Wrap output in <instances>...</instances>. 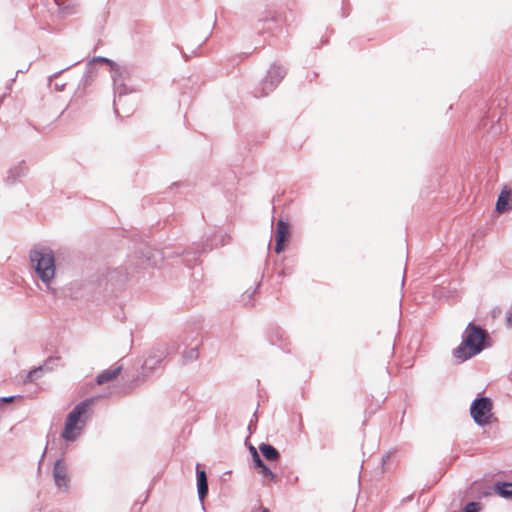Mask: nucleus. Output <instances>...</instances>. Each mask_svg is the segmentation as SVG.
I'll return each mask as SVG.
<instances>
[{
    "label": "nucleus",
    "mask_w": 512,
    "mask_h": 512,
    "mask_svg": "<svg viewBox=\"0 0 512 512\" xmlns=\"http://www.w3.org/2000/svg\"><path fill=\"white\" fill-rule=\"evenodd\" d=\"M465 334L461 344L453 351V356L459 363L480 353L484 349V342L488 337L484 329L473 323L468 324Z\"/></svg>",
    "instance_id": "f257e3e1"
},
{
    "label": "nucleus",
    "mask_w": 512,
    "mask_h": 512,
    "mask_svg": "<svg viewBox=\"0 0 512 512\" xmlns=\"http://www.w3.org/2000/svg\"><path fill=\"white\" fill-rule=\"evenodd\" d=\"M91 404L92 400L87 399L77 404L68 414L61 434L63 439L66 441H74L81 434L86 423L85 416Z\"/></svg>",
    "instance_id": "f03ea898"
},
{
    "label": "nucleus",
    "mask_w": 512,
    "mask_h": 512,
    "mask_svg": "<svg viewBox=\"0 0 512 512\" xmlns=\"http://www.w3.org/2000/svg\"><path fill=\"white\" fill-rule=\"evenodd\" d=\"M30 259L41 280L49 283L55 275V258L51 250L35 249L30 253Z\"/></svg>",
    "instance_id": "7ed1b4c3"
},
{
    "label": "nucleus",
    "mask_w": 512,
    "mask_h": 512,
    "mask_svg": "<svg viewBox=\"0 0 512 512\" xmlns=\"http://www.w3.org/2000/svg\"><path fill=\"white\" fill-rule=\"evenodd\" d=\"M492 402L487 397L476 399L470 408L471 416L479 425H486L492 417Z\"/></svg>",
    "instance_id": "20e7f679"
},
{
    "label": "nucleus",
    "mask_w": 512,
    "mask_h": 512,
    "mask_svg": "<svg viewBox=\"0 0 512 512\" xmlns=\"http://www.w3.org/2000/svg\"><path fill=\"white\" fill-rule=\"evenodd\" d=\"M289 238H290V225L283 220H279L277 222L276 231H275V241H276L275 252L277 254L281 253L284 250L285 244L289 240Z\"/></svg>",
    "instance_id": "39448f33"
},
{
    "label": "nucleus",
    "mask_w": 512,
    "mask_h": 512,
    "mask_svg": "<svg viewBox=\"0 0 512 512\" xmlns=\"http://www.w3.org/2000/svg\"><path fill=\"white\" fill-rule=\"evenodd\" d=\"M53 475L55 483L60 488H67L69 483V478L67 475V469L65 464L58 460L56 461L53 469Z\"/></svg>",
    "instance_id": "423d86ee"
},
{
    "label": "nucleus",
    "mask_w": 512,
    "mask_h": 512,
    "mask_svg": "<svg viewBox=\"0 0 512 512\" xmlns=\"http://www.w3.org/2000/svg\"><path fill=\"white\" fill-rule=\"evenodd\" d=\"M196 474H197V486H198V494L201 500H203L208 493V483L207 476L204 470L200 469V464L196 466Z\"/></svg>",
    "instance_id": "0eeeda50"
},
{
    "label": "nucleus",
    "mask_w": 512,
    "mask_h": 512,
    "mask_svg": "<svg viewBox=\"0 0 512 512\" xmlns=\"http://www.w3.org/2000/svg\"><path fill=\"white\" fill-rule=\"evenodd\" d=\"M512 191L507 186L503 187L496 202V211L503 213L508 210V203L511 199Z\"/></svg>",
    "instance_id": "6e6552de"
},
{
    "label": "nucleus",
    "mask_w": 512,
    "mask_h": 512,
    "mask_svg": "<svg viewBox=\"0 0 512 512\" xmlns=\"http://www.w3.org/2000/svg\"><path fill=\"white\" fill-rule=\"evenodd\" d=\"M44 5L51 14L62 15L69 10V6L64 5L60 0H44Z\"/></svg>",
    "instance_id": "1a4fd4ad"
},
{
    "label": "nucleus",
    "mask_w": 512,
    "mask_h": 512,
    "mask_svg": "<svg viewBox=\"0 0 512 512\" xmlns=\"http://www.w3.org/2000/svg\"><path fill=\"white\" fill-rule=\"evenodd\" d=\"M121 370H122V367L118 366L116 368L107 369V370L101 372L97 376V383L104 384V383H107V382H110V381L116 379L119 376Z\"/></svg>",
    "instance_id": "9d476101"
},
{
    "label": "nucleus",
    "mask_w": 512,
    "mask_h": 512,
    "mask_svg": "<svg viewBox=\"0 0 512 512\" xmlns=\"http://www.w3.org/2000/svg\"><path fill=\"white\" fill-rule=\"evenodd\" d=\"M259 449L263 456L269 461H275L279 458L278 451L269 444H261Z\"/></svg>",
    "instance_id": "9b49d317"
},
{
    "label": "nucleus",
    "mask_w": 512,
    "mask_h": 512,
    "mask_svg": "<svg viewBox=\"0 0 512 512\" xmlns=\"http://www.w3.org/2000/svg\"><path fill=\"white\" fill-rule=\"evenodd\" d=\"M495 491L502 497H512V483H497L495 485Z\"/></svg>",
    "instance_id": "f8f14e48"
},
{
    "label": "nucleus",
    "mask_w": 512,
    "mask_h": 512,
    "mask_svg": "<svg viewBox=\"0 0 512 512\" xmlns=\"http://www.w3.org/2000/svg\"><path fill=\"white\" fill-rule=\"evenodd\" d=\"M259 472L270 481H275V474L265 465L259 467Z\"/></svg>",
    "instance_id": "ddd939ff"
},
{
    "label": "nucleus",
    "mask_w": 512,
    "mask_h": 512,
    "mask_svg": "<svg viewBox=\"0 0 512 512\" xmlns=\"http://www.w3.org/2000/svg\"><path fill=\"white\" fill-rule=\"evenodd\" d=\"M479 509V503L470 502L464 507L462 512H479Z\"/></svg>",
    "instance_id": "4468645a"
},
{
    "label": "nucleus",
    "mask_w": 512,
    "mask_h": 512,
    "mask_svg": "<svg viewBox=\"0 0 512 512\" xmlns=\"http://www.w3.org/2000/svg\"><path fill=\"white\" fill-rule=\"evenodd\" d=\"M253 462L255 463L257 468H259L260 466H263V464H264L258 453H255V455H253Z\"/></svg>",
    "instance_id": "2eb2a0df"
},
{
    "label": "nucleus",
    "mask_w": 512,
    "mask_h": 512,
    "mask_svg": "<svg viewBox=\"0 0 512 512\" xmlns=\"http://www.w3.org/2000/svg\"><path fill=\"white\" fill-rule=\"evenodd\" d=\"M15 398H16V397H14V396H11V397H3V398H1L0 400H1V402H3V403H10V402L14 401V399H15Z\"/></svg>",
    "instance_id": "dca6fc26"
},
{
    "label": "nucleus",
    "mask_w": 512,
    "mask_h": 512,
    "mask_svg": "<svg viewBox=\"0 0 512 512\" xmlns=\"http://www.w3.org/2000/svg\"><path fill=\"white\" fill-rule=\"evenodd\" d=\"M508 326L512 327V313H509L506 317Z\"/></svg>",
    "instance_id": "f3484780"
},
{
    "label": "nucleus",
    "mask_w": 512,
    "mask_h": 512,
    "mask_svg": "<svg viewBox=\"0 0 512 512\" xmlns=\"http://www.w3.org/2000/svg\"><path fill=\"white\" fill-rule=\"evenodd\" d=\"M96 60L99 61V62H103V63H109V64L111 63V61L109 59H107V58L99 57Z\"/></svg>",
    "instance_id": "a211bd4d"
},
{
    "label": "nucleus",
    "mask_w": 512,
    "mask_h": 512,
    "mask_svg": "<svg viewBox=\"0 0 512 512\" xmlns=\"http://www.w3.org/2000/svg\"><path fill=\"white\" fill-rule=\"evenodd\" d=\"M251 452H252V456L255 455V453H258L254 447H251Z\"/></svg>",
    "instance_id": "6ab92c4d"
},
{
    "label": "nucleus",
    "mask_w": 512,
    "mask_h": 512,
    "mask_svg": "<svg viewBox=\"0 0 512 512\" xmlns=\"http://www.w3.org/2000/svg\"><path fill=\"white\" fill-rule=\"evenodd\" d=\"M261 512H270L267 508H263Z\"/></svg>",
    "instance_id": "aec40b11"
}]
</instances>
